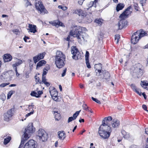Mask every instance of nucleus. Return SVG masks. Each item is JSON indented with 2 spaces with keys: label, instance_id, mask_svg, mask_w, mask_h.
I'll use <instances>...</instances> for the list:
<instances>
[{
  "label": "nucleus",
  "instance_id": "f257e3e1",
  "mask_svg": "<svg viewBox=\"0 0 148 148\" xmlns=\"http://www.w3.org/2000/svg\"><path fill=\"white\" fill-rule=\"evenodd\" d=\"M84 34L82 31V28L80 26L74 27L70 32V35L74 37H76L78 42L81 43L82 41H84L83 34Z\"/></svg>",
  "mask_w": 148,
  "mask_h": 148
},
{
  "label": "nucleus",
  "instance_id": "f03ea898",
  "mask_svg": "<svg viewBox=\"0 0 148 148\" xmlns=\"http://www.w3.org/2000/svg\"><path fill=\"white\" fill-rule=\"evenodd\" d=\"M65 56L62 52L57 51L55 57V63L57 67L59 68L63 67L65 64Z\"/></svg>",
  "mask_w": 148,
  "mask_h": 148
},
{
  "label": "nucleus",
  "instance_id": "7ed1b4c3",
  "mask_svg": "<svg viewBox=\"0 0 148 148\" xmlns=\"http://www.w3.org/2000/svg\"><path fill=\"white\" fill-rule=\"evenodd\" d=\"M146 33L143 30L140 29L134 33L131 37V42L136 44L140 38L145 35Z\"/></svg>",
  "mask_w": 148,
  "mask_h": 148
},
{
  "label": "nucleus",
  "instance_id": "20e7f679",
  "mask_svg": "<svg viewBox=\"0 0 148 148\" xmlns=\"http://www.w3.org/2000/svg\"><path fill=\"white\" fill-rule=\"evenodd\" d=\"M112 132V129L105 128L103 126H100L99 128L98 133L100 136L105 139L108 138Z\"/></svg>",
  "mask_w": 148,
  "mask_h": 148
},
{
  "label": "nucleus",
  "instance_id": "39448f33",
  "mask_svg": "<svg viewBox=\"0 0 148 148\" xmlns=\"http://www.w3.org/2000/svg\"><path fill=\"white\" fill-rule=\"evenodd\" d=\"M131 73L136 74L143 73L144 71L143 69L142 66L140 63H137L131 67L130 69Z\"/></svg>",
  "mask_w": 148,
  "mask_h": 148
},
{
  "label": "nucleus",
  "instance_id": "423d86ee",
  "mask_svg": "<svg viewBox=\"0 0 148 148\" xmlns=\"http://www.w3.org/2000/svg\"><path fill=\"white\" fill-rule=\"evenodd\" d=\"M35 128L33 126L32 123H29L24 132L23 135L25 139H27L31 136V134L34 132Z\"/></svg>",
  "mask_w": 148,
  "mask_h": 148
},
{
  "label": "nucleus",
  "instance_id": "0eeeda50",
  "mask_svg": "<svg viewBox=\"0 0 148 148\" xmlns=\"http://www.w3.org/2000/svg\"><path fill=\"white\" fill-rule=\"evenodd\" d=\"M112 118L111 116H109L104 118L102 121V124L100 126H103L105 128L109 129H112L110 127L112 122Z\"/></svg>",
  "mask_w": 148,
  "mask_h": 148
},
{
  "label": "nucleus",
  "instance_id": "6e6552de",
  "mask_svg": "<svg viewBox=\"0 0 148 148\" xmlns=\"http://www.w3.org/2000/svg\"><path fill=\"white\" fill-rule=\"evenodd\" d=\"M35 5L36 9L40 12L42 14L48 13V11L45 8L41 2L40 1H36Z\"/></svg>",
  "mask_w": 148,
  "mask_h": 148
},
{
  "label": "nucleus",
  "instance_id": "1a4fd4ad",
  "mask_svg": "<svg viewBox=\"0 0 148 148\" xmlns=\"http://www.w3.org/2000/svg\"><path fill=\"white\" fill-rule=\"evenodd\" d=\"M71 53L73 55L72 58L73 59L77 60L81 58V53L75 46H73L71 47Z\"/></svg>",
  "mask_w": 148,
  "mask_h": 148
},
{
  "label": "nucleus",
  "instance_id": "9d476101",
  "mask_svg": "<svg viewBox=\"0 0 148 148\" xmlns=\"http://www.w3.org/2000/svg\"><path fill=\"white\" fill-rule=\"evenodd\" d=\"M49 90L52 99L55 101H58V92L55 88L50 86L49 88Z\"/></svg>",
  "mask_w": 148,
  "mask_h": 148
},
{
  "label": "nucleus",
  "instance_id": "9b49d317",
  "mask_svg": "<svg viewBox=\"0 0 148 148\" xmlns=\"http://www.w3.org/2000/svg\"><path fill=\"white\" fill-rule=\"evenodd\" d=\"M38 136L42 141H45L47 139V135L43 129H40L38 131Z\"/></svg>",
  "mask_w": 148,
  "mask_h": 148
},
{
  "label": "nucleus",
  "instance_id": "f8f14e48",
  "mask_svg": "<svg viewBox=\"0 0 148 148\" xmlns=\"http://www.w3.org/2000/svg\"><path fill=\"white\" fill-rule=\"evenodd\" d=\"M13 115L12 112V109H11L8 110L7 112L3 114V119L5 121H9Z\"/></svg>",
  "mask_w": 148,
  "mask_h": 148
},
{
  "label": "nucleus",
  "instance_id": "ddd939ff",
  "mask_svg": "<svg viewBox=\"0 0 148 148\" xmlns=\"http://www.w3.org/2000/svg\"><path fill=\"white\" fill-rule=\"evenodd\" d=\"M36 146V142L33 140H30L25 144L24 148H35Z\"/></svg>",
  "mask_w": 148,
  "mask_h": 148
},
{
  "label": "nucleus",
  "instance_id": "4468645a",
  "mask_svg": "<svg viewBox=\"0 0 148 148\" xmlns=\"http://www.w3.org/2000/svg\"><path fill=\"white\" fill-rule=\"evenodd\" d=\"M131 8V6L128 7L119 16L120 18L123 19H125L127 18L129 14L131 13V11H130V10Z\"/></svg>",
  "mask_w": 148,
  "mask_h": 148
},
{
  "label": "nucleus",
  "instance_id": "2eb2a0df",
  "mask_svg": "<svg viewBox=\"0 0 148 148\" xmlns=\"http://www.w3.org/2000/svg\"><path fill=\"white\" fill-rule=\"evenodd\" d=\"M102 64H96L95 65V71L97 73V72L99 73H101L103 74L108 73V72L106 71H103L102 70Z\"/></svg>",
  "mask_w": 148,
  "mask_h": 148
},
{
  "label": "nucleus",
  "instance_id": "dca6fc26",
  "mask_svg": "<svg viewBox=\"0 0 148 148\" xmlns=\"http://www.w3.org/2000/svg\"><path fill=\"white\" fill-rule=\"evenodd\" d=\"M121 19L119 21L118 26L119 29H121L125 26L127 24V22L125 20V19L121 18Z\"/></svg>",
  "mask_w": 148,
  "mask_h": 148
},
{
  "label": "nucleus",
  "instance_id": "f3484780",
  "mask_svg": "<svg viewBox=\"0 0 148 148\" xmlns=\"http://www.w3.org/2000/svg\"><path fill=\"white\" fill-rule=\"evenodd\" d=\"M45 55V53H42L39 54L37 56L34 57L33 58L34 62L36 63L38 61L43 59Z\"/></svg>",
  "mask_w": 148,
  "mask_h": 148
},
{
  "label": "nucleus",
  "instance_id": "a211bd4d",
  "mask_svg": "<svg viewBox=\"0 0 148 148\" xmlns=\"http://www.w3.org/2000/svg\"><path fill=\"white\" fill-rule=\"evenodd\" d=\"M28 27L29 29H27V30H29V32L33 33H35L37 32L36 29V25L29 24Z\"/></svg>",
  "mask_w": 148,
  "mask_h": 148
},
{
  "label": "nucleus",
  "instance_id": "6ab92c4d",
  "mask_svg": "<svg viewBox=\"0 0 148 148\" xmlns=\"http://www.w3.org/2000/svg\"><path fill=\"white\" fill-rule=\"evenodd\" d=\"M43 92L42 91H37V92L36 91H34L31 92L30 95L32 96L38 98L40 97V95Z\"/></svg>",
  "mask_w": 148,
  "mask_h": 148
},
{
  "label": "nucleus",
  "instance_id": "aec40b11",
  "mask_svg": "<svg viewBox=\"0 0 148 148\" xmlns=\"http://www.w3.org/2000/svg\"><path fill=\"white\" fill-rule=\"evenodd\" d=\"M12 56L9 54H5L3 57V59L5 62L10 61L12 60Z\"/></svg>",
  "mask_w": 148,
  "mask_h": 148
},
{
  "label": "nucleus",
  "instance_id": "412c9836",
  "mask_svg": "<svg viewBox=\"0 0 148 148\" xmlns=\"http://www.w3.org/2000/svg\"><path fill=\"white\" fill-rule=\"evenodd\" d=\"M120 124L119 121L117 119H113L112 121L111 125L113 127H117Z\"/></svg>",
  "mask_w": 148,
  "mask_h": 148
},
{
  "label": "nucleus",
  "instance_id": "4be33fe9",
  "mask_svg": "<svg viewBox=\"0 0 148 148\" xmlns=\"http://www.w3.org/2000/svg\"><path fill=\"white\" fill-rule=\"evenodd\" d=\"M59 138L63 140L66 137L65 133L64 131H59L58 132Z\"/></svg>",
  "mask_w": 148,
  "mask_h": 148
},
{
  "label": "nucleus",
  "instance_id": "5701e85b",
  "mask_svg": "<svg viewBox=\"0 0 148 148\" xmlns=\"http://www.w3.org/2000/svg\"><path fill=\"white\" fill-rule=\"evenodd\" d=\"M9 75H1V77H4V79L6 81H10L12 79V77L13 75H12L11 77L9 76Z\"/></svg>",
  "mask_w": 148,
  "mask_h": 148
},
{
  "label": "nucleus",
  "instance_id": "b1692460",
  "mask_svg": "<svg viewBox=\"0 0 148 148\" xmlns=\"http://www.w3.org/2000/svg\"><path fill=\"white\" fill-rule=\"evenodd\" d=\"M83 18L84 20L88 23H90L92 22V19L89 15L85 14L84 16L83 17Z\"/></svg>",
  "mask_w": 148,
  "mask_h": 148
},
{
  "label": "nucleus",
  "instance_id": "393cba45",
  "mask_svg": "<svg viewBox=\"0 0 148 148\" xmlns=\"http://www.w3.org/2000/svg\"><path fill=\"white\" fill-rule=\"evenodd\" d=\"M46 63V62L44 60H41L37 64L36 69H38L41 66L44 65Z\"/></svg>",
  "mask_w": 148,
  "mask_h": 148
},
{
  "label": "nucleus",
  "instance_id": "a878e982",
  "mask_svg": "<svg viewBox=\"0 0 148 148\" xmlns=\"http://www.w3.org/2000/svg\"><path fill=\"white\" fill-rule=\"evenodd\" d=\"M124 5L123 3H119L116 6V11H119L120 10H121L124 8Z\"/></svg>",
  "mask_w": 148,
  "mask_h": 148
},
{
  "label": "nucleus",
  "instance_id": "bb28decb",
  "mask_svg": "<svg viewBox=\"0 0 148 148\" xmlns=\"http://www.w3.org/2000/svg\"><path fill=\"white\" fill-rule=\"evenodd\" d=\"M54 114L55 120L58 121L60 118V114L58 113L57 111L54 112Z\"/></svg>",
  "mask_w": 148,
  "mask_h": 148
},
{
  "label": "nucleus",
  "instance_id": "cd10ccee",
  "mask_svg": "<svg viewBox=\"0 0 148 148\" xmlns=\"http://www.w3.org/2000/svg\"><path fill=\"white\" fill-rule=\"evenodd\" d=\"M76 13H77L79 16H82L84 17L85 14L84 13L83 11L81 9H77L75 11Z\"/></svg>",
  "mask_w": 148,
  "mask_h": 148
},
{
  "label": "nucleus",
  "instance_id": "c85d7f7f",
  "mask_svg": "<svg viewBox=\"0 0 148 148\" xmlns=\"http://www.w3.org/2000/svg\"><path fill=\"white\" fill-rule=\"evenodd\" d=\"M96 0H95L94 1H91L90 2L89 4V7L88 8H87V10L89 8H90L92 7V6H94L95 8H96Z\"/></svg>",
  "mask_w": 148,
  "mask_h": 148
},
{
  "label": "nucleus",
  "instance_id": "c756f323",
  "mask_svg": "<svg viewBox=\"0 0 148 148\" xmlns=\"http://www.w3.org/2000/svg\"><path fill=\"white\" fill-rule=\"evenodd\" d=\"M34 77L35 79V81L36 82V84L38 83L41 84L42 83L40 78L39 77L37 76V75H36Z\"/></svg>",
  "mask_w": 148,
  "mask_h": 148
},
{
  "label": "nucleus",
  "instance_id": "7c9ffc66",
  "mask_svg": "<svg viewBox=\"0 0 148 148\" xmlns=\"http://www.w3.org/2000/svg\"><path fill=\"white\" fill-rule=\"evenodd\" d=\"M11 139V137L10 136H8L7 138H5L4 140V144L5 145H6L10 142Z\"/></svg>",
  "mask_w": 148,
  "mask_h": 148
},
{
  "label": "nucleus",
  "instance_id": "2f4dec72",
  "mask_svg": "<svg viewBox=\"0 0 148 148\" xmlns=\"http://www.w3.org/2000/svg\"><path fill=\"white\" fill-rule=\"evenodd\" d=\"M101 77H102V76H103V79H105L106 80L109 81L110 79V76L109 75H100Z\"/></svg>",
  "mask_w": 148,
  "mask_h": 148
},
{
  "label": "nucleus",
  "instance_id": "473e14b6",
  "mask_svg": "<svg viewBox=\"0 0 148 148\" xmlns=\"http://www.w3.org/2000/svg\"><path fill=\"white\" fill-rule=\"evenodd\" d=\"M15 93V91L14 90H11L9 91L7 95V99H9L10 98L11 96Z\"/></svg>",
  "mask_w": 148,
  "mask_h": 148
},
{
  "label": "nucleus",
  "instance_id": "72a5a7b5",
  "mask_svg": "<svg viewBox=\"0 0 148 148\" xmlns=\"http://www.w3.org/2000/svg\"><path fill=\"white\" fill-rule=\"evenodd\" d=\"M141 82L142 83V84H141V85L143 87V86H148V83H146V82H145V81H141ZM144 88L146 89L147 90H148V87H143Z\"/></svg>",
  "mask_w": 148,
  "mask_h": 148
},
{
  "label": "nucleus",
  "instance_id": "f704fd0d",
  "mask_svg": "<svg viewBox=\"0 0 148 148\" xmlns=\"http://www.w3.org/2000/svg\"><path fill=\"white\" fill-rule=\"evenodd\" d=\"M81 111V110H80L78 111H77L73 115V119H75L77 116L79 114L80 112Z\"/></svg>",
  "mask_w": 148,
  "mask_h": 148
},
{
  "label": "nucleus",
  "instance_id": "c9c22d12",
  "mask_svg": "<svg viewBox=\"0 0 148 148\" xmlns=\"http://www.w3.org/2000/svg\"><path fill=\"white\" fill-rule=\"evenodd\" d=\"M49 69V66H46L43 69V74H46L47 73V71Z\"/></svg>",
  "mask_w": 148,
  "mask_h": 148
},
{
  "label": "nucleus",
  "instance_id": "e433bc0d",
  "mask_svg": "<svg viewBox=\"0 0 148 148\" xmlns=\"http://www.w3.org/2000/svg\"><path fill=\"white\" fill-rule=\"evenodd\" d=\"M120 35L119 34L116 35L115 36V42L116 44H117L119 41L120 38Z\"/></svg>",
  "mask_w": 148,
  "mask_h": 148
},
{
  "label": "nucleus",
  "instance_id": "4c0bfd02",
  "mask_svg": "<svg viewBox=\"0 0 148 148\" xmlns=\"http://www.w3.org/2000/svg\"><path fill=\"white\" fill-rule=\"evenodd\" d=\"M19 65L18 63L17 62H16L13 65V67L15 69V71L16 72V74H18V73L17 69H16V66Z\"/></svg>",
  "mask_w": 148,
  "mask_h": 148
},
{
  "label": "nucleus",
  "instance_id": "58836bf2",
  "mask_svg": "<svg viewBox=\"0 0 148 148\" xmlns=\"http://www.w3.org/2000/svg\"><path fill=\"white\" fill-rule=\"evenodd\" d=\"M0 99L3 101H4L6 99V97L4 94L1 93L0 95Z\"/></svg>",
  "mask_w": 148,
  "mask_h": 148
},
{
  "label": "nucleus",
  "instance_id": "ea45409f",
  "mask_svg": "<svg viewBox=\"0 0 148 148\" xmlns=\"http://www.w3.org/2000/svg\"><path fill=\"white\" fill-rule=\"evenodd\" d=\"M58 8L62 9L64 11H65L67 10V8L66 6H62L61 5H59L58 7Z\"/></svg>",
  "mask_w": 148,
  "mask_h": 148
},
{
  "label": "nucleus",
  "instance_id": "a19ab883",
  "mask_svg": "<svg viewBox=\"0 0 148 148\" xmlns=\"http://www.w3.org/2000/svg\"><path fill=\"white\" fill-rule=\"evenodd\" d=\"M56 25L57 27H58L60 26H63V24L62 22H61L60 21H56Z\"/></svg>",
  "mask_w": 148,
  "mask_h": 148
},
{
  "label": "nucleus",
  "instance_id": "79ce46f5",
  "mask_svg": "<svg viewBox=\"0 0 148 148\" xmlns=\"http://www.w3.org/2000/svg\"><path fill=\"white\" fill-rule=\"evenodd\" d=\"M102 20L100 19H97L95 20L96 22L98 24L100 25H101L102 23Z\"/></svg>",
  "mask_w": 148,
  "mask_h": 148
},
{
  "label": "nucleus",
  "instance_id": "37998d69",
  "mask_svg": "<svg viewBox=\"0 0 148 148\" xmlns=\"http://www.w3.org/2000/svg\"><path fill=\"white\" fill-rule=\"evenodd\" d=\"M82 108L84 110L88 111H89V110L88 109V107L87 106V105L86 104H84L82 105Z\"/></svg>",
  "mask_w": 148,
  "mask_h": 148
},
{
  "label": "nucleus",
  "instance_id": "c03bdc74",
  "mask_svg": "<svg viewBox=\"0 0 148 148\" xmlns=\"http://www.w3.org/2000/svg\"><path fill=\"white\" fill-rule=\"evenodd\" d=\"M91 98H92V99L93 101H95L97 103L99 104H101V102L100 101L98 100L96 98H95L93 97H92Z\"/></svg>",
  "mask_w": 148,
  "mask_h": 148
},
{
  "label": "nucleus",
  "instance_id": "a18cd8bd",
  "mask_svg": "<svg viewBox=\"0 0 148 148\" xmlns=\"http://www.w3.org/2000/svg\"><path fill=\"white\" fill-rule=\"evenodd\" d=\"M10 84V83H3L0 84V87H5L6 86Z\"/></svg>",
  "mask_w": 148,
  "mask_h": 148
},
{
  "label": "nucleus",
  "instance_id": "49530a36",
  "mask_svg": "<svg viewBox=\"0 0 148 148\" xmlns=\"http://www.w3.org/2000/svg\"><path fill=\"white\" fill-rule=\"evenodd\" d=\"M136 92L140 96L141 95V92L140 91V90L139 89H137L134 91Z\"/></svg>",
  "mask_w": 148,
  "mask_h": 148
},
{
  "label": "nucleus",
  "instance_id": "de8ad7c7",
  "mask_svg": "<svg viewBox=\"0 0 148 148\" xmlns=\"http://www.w3.org/2000/svg\"><path fill=\"white\" fill-rule=\"evenodd\" d=\"M147 0H140V3L143 6L146 3Z\"/></svg>",
  "mask_w": 148,
  "mask_h": 148
},
{
  "label": "nucleus",
  "instance_id": "09e8293b",
  "mask_svg": "<svg viewBox=\"0 0 148 148\" xmlns=\"http://www.w3.org/2000/svg\"><path fill=\"white\" fill-rule=\"evenodd\" d=\"M45 75H42V82L43 83L46 81L47 79L46 78V76H45Z\"/></svg>",
  "mask_w": 148,
  "mask_h": 148
},
{
  "label": "nucleus",
  "instance_id": "8fccbe9b",
  "mask_svg": "<svg viewBox=\"0 0 148 148\" xmlns=\"http://www.w3.org/2000/svg\"><path fill=\"white\" fill-rule=\"evenodd\" d=\"M86 65H87V67L88 68H90V64L89 62V60L88 59H86Z\"/></svg>",
  "mask_w": 148,
  "mask_h": 148
},
{
  "label": "nucleus",
  "instance_id": "3c124183",
  "mask_svg": "<svg viewBox=\"0 0 148 148\" xmlns=\"http://www.w3.org/2000/svg\"><path fill=\"white\" fill-rule=\"evenodd\" d=\"M131 87L134 91L137 89L136 88L135 85L134 84H132L131 85Z\"/></svg>",
  "mask_w": 148,
  "mask_h": 148
},
{
  "label": "nucleus",
  "instance_id": "603ef678",
  "mask_svg": "<svg viewBox=\"0 0 148 148\" xmlns=\"http://www.w3.org/2000/svg\"><path fill=\"white\" fill-rule=\"evenodd\" d=\"M89 56V53L88 51H86V54L85 55V60L86 59H88V57Z\"/></svg>",
  "mask_w": 148,
  "mask_h": 148
},
{
  "label": "nucleus",
  "instance_id": "864d4df0",
  "mask_svg": "<svg viewBox=\"0 0 148 148\" xmlns=\"http://www.w3.org/2000/svg\"><path fill=\"white\" fill-rule=\"evenodd\" d=\"M134 8L135 10H136V11H138V4L137 3H135L134 4Z\"/></svg>",
  "mask_w": 148,
  "mask_h": 148
},
{
  "label": "nucleus",
  "instance_id": "5fc2aeb1",
  "mask_svg": "<svg viewBox=\"0 0 148 148\" xmlns=\"http://www.w3.org/2000/svg\"><path fill=\"white\" fill-rule=\"evenodd\" d=\"M74 120L75 119H73V117L71 116L69 117L68 120V122L69 123L70 122H71Z\"/></svg>",
  "mask_w": 148,
  "mask_h": 148
},
{
  "label": "nucleus",
  "instance_id": "6e6d98bb",
  "mask_svg": "<svg viewBox=\"0 0 148 148\" xmlns=\"http://www.w3.org/2000/svg\"><path fill=\"white\" fill-rule=\"evenodd\" d=\"M12 32L14 33V34H15L16 35L17 34H18L17 33L18 32H19V30L16 29H14L13 30H12Z\"/></svg>",
  "mask_w": 148,
  "mask_h": 148
},
{
  "label": "nucleus",
  "instance_id": "4d7b16f0",
  "mask_svg": "<svg viewBox=\"0 0 148 148\" xmlns=\"http://www.w3.org/2000/svg\"><path fill=\"white\" fill-rule=\"evenodd\" d=\"M130 135L129 134L127 133V134L125 135V136H123V137L127 139L130 137Z\"/></svg>",
  "mask_w": 148,
  "mask_h": 148
},
{
  "label": "nucleus",
  "instance_id": "13d9d810",
  "mask_svg": "<svg viewBox=\"0 0 148 148\" xmlns=\"http://www.w3.org/2000/svg\"><path fill=\"white\" fill-rule=\"evenodd\" d=\"M49 23L52 24V25H53L57 27L56 21L55 22H54V21L53 22H52V21L49 22Z\"/></svg>",
  "mask_w": 148,
  "mask_h": 148
},
{
  "label": "nucleus",
  "instance_id": "bf43d9fd",
  "mask_svg": "<svg viewBox=\"0 0 148 148\" xmlns=\"http://www.w3.org/2000/svg\"><path fill=\"white\" fill-rule=\"evenodd\" d=\"M34 113V110H32V111H31L29 113L26 114V116L27 117L29 116H30L31 114H33Z\"/></svg>",
  "mask_w": 148,
  "mask_h": 148
},
{
  "label": "nucleus",
  "instance_id": "052dcab7",
  "mask_svg": "<svg viewBox=\"0 0 148 148\" xmlns=\"http://www.w3.org/2000/svg\"><path fill=\"white\" fill-rule=\"evenodd\" d=\"M27 139H25V138H24H24H23V139H22L21 140V144H22L23 145V144L24 143V141L25 140H27Z\"/></svg>",
  "mask_w": 148,
  "mask_h": 148
},
{
  "label": "nucleus",
  "instance_id": "680f3d73",
  "mask_svg": "<svg viewBox=\"0 0 148 148\" xmlns=\"http://www.w3.org/2000/svg\"><path fill=\"white\" fill-rule=\"evenodd\" d=\"M127 132H126L124 130H122L121 131V133L123 136H125V135H126L127 134Z\"/></svg>",
  "mask_w": 148,
  "mask_h": 148
},
{
  "label": "nucleus",
  "instance_id": "e2e57ef3",
  "mask_svg": "<svg viewBox=\"0 0 148 148\" xmlns=\"http://www.w3.org/2000/svg\"><path fill=\"white\" fill-rule=\"evenodd\" d=\"M43 83L47 86H50V83L47 81H46Z\"/></svg>",
  "mask_w": 148,
  "mask_h": 148
},
{
  "label": "nucleus",
  "instance_id": "0e129e2a",
  "mask_svg": "<svg viewBox=\"0 0 148 148\" xmlns=\"http://www.w3.org/2000/svg\"><path fill=\"white\" fill-rule=\"evenodd\" d=\"M142 108L144 110H147V108L146 105H143L142 106Z\"/></svg>",
  "mask_w": 148,
  "mask_h": 148
},
{
  "label": "nucleus",
  "instance_id": "69168bd1",
  "mask_svg": "<svg viewBox=\"0 0 148 148\" xmlns=\"http://www.w3.org/2000/svg\"><path fill=\"white\" fill-rule=\"evenodd\" d=\"M102 99L104 101H106L107 100L106 97V96H104L103 95V96L102 98Z\"/></svg>",
  "mask_w": 148,
  "mask_h": 148
},
{
  "label": "nucleus",
  "instance_id": "338daca9",
  "mask_svg": "<svg viewBox=\"0 0 148 148\" xmlns=\"http://www.w3.org/2000/svg\"><path fill=\"white\" fill-rule=\"evenodd\" d=\"M142 95L144 97V98L145 99H147V96H146V95L145 94V92H144L143 93H142Z\"/></svg>",
  "mask_w": 148,
  "mask_h": 148
},
{
  "label": "nucleus",
  "instance_id": "774afa93",
  "mask_svg": "<svg viewBox=\"0 0 148 148\" xmlns=\"http://www.w3.org/2000/svg\"><path fill=\"white\" fill-rule=\"evenodd\" d=\"M23 61L22 60H18V61L17 62L20 65L23 62Z\"/></svg>",
  "mask_w": 148,
  "mask_h": 148
}]
</instances>
